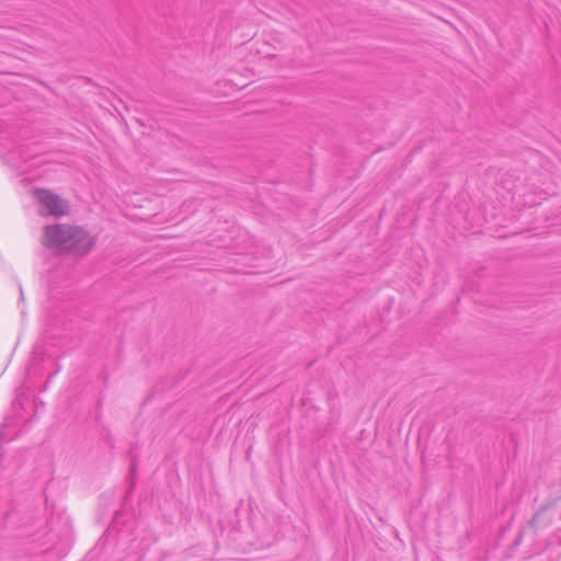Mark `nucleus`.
Masks as SVG:
<instances>
[{"instance_id":"obj_2","label":"nucleus","mask_w":561,"mask_h":561,"mask_svg":"<svg viewBox=\"0 0 561 561\" xmlns=\"http://www.w3.org/2000/svg\"><path fill=\"white\" fill-rule=\"evenodd\" d=\"M35 196L42 206L39 209L41 215L60 217L67 214L68 204L57 194L48 190L38 188L35 191Z\"/></svg>"},{"instance_id":"obj_1","label":"nucleus","mask_w":561,"mask_h":561,"mask_svg":"<svg viewBox=\"0 0 561 561\" xmlns=\"http://www.w3.org/2000/svg\"><path fill=\"white\" fill-rule=\"evenodd\" d=\"M42 243L58 254L83 257L93 249L96 238L82 227L54 224L44 227Z\"/></svg>"},{"instance_id":"obj_3","label":"nucleus","mask_w":561,"mask_h":561,"mask_svg":"<svg viewBox=\"0 0 561 561\" xmlns=\"http://www.w3.org/2000/svg\"><path fill=\"white\" fill-rule=\"evenodd\" d=\"M540 514H541V512H537V513H535V515L533 516V518H531V520H530V525H531L533 527H536V526H537Z\"/></svg>"}]
</instances>
